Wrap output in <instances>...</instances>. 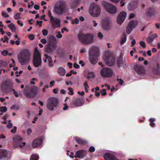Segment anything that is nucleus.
<instances>
[{"label":"nucleus","mask_w":160,"mask_h":160,"mask_svg":"<svg viewBox=\"0 0 160 160\" xmlns=\"http://www.w3.org/2000/svg\"><path fill=\"white\" fill-rule=\"evenodd\" d=\"M38 91V88L35 86L27 85L25 86L23 90L25 96L27 98H33L36 96Z\"/></svg>","instance_id":"nucleus-1"},{"label":"nucleus","mask_w":160,"mask_h":160,"mask_svg":"<svg viewBox=\"0 0 160 160\" xmlns=\"http://www.w3.org/2000/svg\"><path fill=\"white\" fill-rule=\"evenodd\" d=\"M77 36L79 41L83 45L91 44L93 40V35L91 33L85 34L80 32L78 34Z\"/></svg>","instance_id":"nucleus-2"},{"label":"nucleus","mask_w":160,"mask_h":160,"mask_svg":"<svg viewBox=\"0 0 160 160\" xmlns=\"http://www.w3.org/2000/svg\"><path fill=\"white\" fill-rule=\"evenodd\" d=\"M89 55L91 63L92 64L96 63L98 60V57L99 55L98 48L95 46L92 47L90 49Z\"/></svg>","instance_id":"nucleus-3"},{"label":"nucleus","mask_w":160,"mask_h":160,"mask_svg":"<svg viewBox=\"0 0 160 160\" xmlns=\"http://www.w3.org/2000/svg\"><path fill=\"white\" fill-rule=\"evenodd\" d=\"M57 43L56 38L53 36L50 37L48 42L45 48V52L48 53L52 52L56 48Z\"/></svg>","instance_id":"nucleus-4"},{"label":"nucleus","mask_w":160,"mask_h":160,"mask_svg":"<svg viewBox=\"0 0 160 160\" xmlns=\"http://www.w3.org/2000/svg\"><path fill=\"white\" fill-rule=\"evenodd\" d=\"M30 58V54L29 50L24 49L22 50L18 57V59L21 64L23 65L28 63Z\"/></svg>","instance_id":"nucleus-5"},{"label":"nucleus","mask_w":160,"mask_h":160,"mask_svg":"<svg viewBox=\"0 0 160 160\" xmlns=\"http://www.w3.org/2000/svg\"><path fill=\"white\" fill-rule=\"evenodd\" d=\"M54 9V12L59 15H62L68 11V9L66 8V4L62 2H60L59 3L56 4Z\"/></svg>","instance_id":"nucleus-6"},{"label":"nucleus","mask_w":160,"mask_h":160,"mask_svg":"<svg viewBox=\"0 0 160 160\" xmlns=\"http://www.w3.org/2000/svg\"><path fill=\"white\" fill-rule=\"evenodd\" d=\"M33 63L35 67H38L41 65V54L38 49L36 48L33 55Z\"/></svg>","instance_id":"nucleus-7"},{"label":"nucleus","mask_w":160,"mask_h":160,"mask_svg":"<svg viewBox=\"0 0 160 160\" xmlns=\"http://www.w3.org/2000/svg\"><path fill=\"white\" fill-rule=\"evenodd\" d=\"M89 12L92 16L97 17L99 15L101 10L99 6L97 4L92 3L90 5Z\"/></svg>","instance_id":"nucleus-8"},{"label":"nucleus","mask_w":160,"mask_h":160,"mask_svg":"<svg viewBox=\"0 0 160 160\" xmlns=\"http://www.w3.org/2000/svg\"><path fill=\"white\" fill-rule=\"evenodd\" d=\"M58 103V99L56 98L50 97L47 100L46 106L50 110L53 111L57 107Z\"/></svg>","instance_id":"nucleus-9"},{"label":"nucleus","mask_w":160,"mask_h":160,"mask_svg":"<svg viewBox=\"0 0 160 160\" xmlns=\"http://www.w3.org/2000/svg\"><path fill=\"white\" fill-rule=\"evenodd\" d=\"M102 4L106 10L109 13L113 14L117 12V8L113 5L104 1L102 2Z\"/></svg>","instance_id":"nucleus-10"},{"label":"nucleus","mask_w":160,"mask_h":160,"mask_svg":"<svg viewBox=\"0 0 160 160\" xmlns=\"http://www.w3.org/2000/svg\"><path fill=\"white\" fill-rule=\"evenodd\" d=\"M113 73V71L109 68H103L100 71L101 76L104 78L111 77Z\"/></svg>","instance_id":"nucleus-11"},{"label":"nucleus","mask_w":160,"mask_h":160,"mask_svg":"<svg viewBox=\"0 0 160 160\" xmlns=\"http://www.w3.org/2000/svg\"><path fill=\"white\" fill-rule=\"evenodd\" d=\"M13 139L15 144L14 146L15 148H17L18 147L22 148L26 144V143L25 142H22V145L21 144L22 139V138L19 135L15 136L13 138Z\"/></svg>","instance_id":"nucleus-12"},{"label":"nucleus","mask_w":160,"mask_h":160,"mask_svg":"<svg viewBox=\"0 0 160 160\" xmlns=\"http://www.w3.org/2000/svg\"><path fill=\"white\" fill-rule=\"evenodd\" d=\"M106 63L108 66H111L113 65L115 62L114 57L111 55L105 54L103 58Z\"/></svg>","instance_id":"nucleus-13"},{"label":"nucleus","mask_w":160,"mask_h":160,"mask_svg":"<svg viewBox=\"0 0 160 160\" xmlns=\"http://www.w3.org/2000/svg\"><path fill=\"white\" fill-rule=\"evenodd\" d=\"M12 85L13 83L11 80L8 79L2 82L1 84V88L2 89L6 90L11 89Z\"/></svg>","instance_id":"nucleus-14"},{"label":"nucleus","mask_w":160,"mask_h":160,"mask_svg":"<svg viewBox=\"0 0 160 160\" xmlns=\"http://www.w3.org/2000/svg\"><path fill=\"white\" fill-rule=\"evenodd\" d=\"M111 22L110 19L108 18H106L103 19L102 22V28L105 30H107L109 29Z\"/></svg>","instance_id":"nucleus-15"},{"label":"nucleus","mask_w":160,"mask_h":160,"mask_svg":"<svg viewBox=\"0 0 160 160\" xmlns=\"http://www.w3.org/2000/svg\"><path fill=\"white\" fill-rule=\"evenodd\" d=\"M85 100L83 98L80 97L74 99L73 100V105L76 107H80L84 104Z\"/></svg>","instance_id":"nucleus-16"},{"label":"nucleus","mask_w":160,"mask_h":160,"mask_svg":"<svg viewBox=\"0 0 160 160\" xmlns=\"http://www.w3.org/2000/svg\"><path fill=\"white\" fill-rule=\"evenodd\" d=\"M136 21L132 20L130 22L126 28V32L127 34H129L134 28L137 25Z\"/></svg>","instance_id":"nucleus-17"},{"label":"nucleus","mask_w":160,"mask_h":160,"mask_svg":"<svg viewBox=\"0 0 160 160\" xmlns=\"http://www.w3.org/2000/svg\"><path fill=\"white\" fill-rule=\"evenodd\" d=\"M134 69L136 72L139 75H142L145 73V70L141 65L137 64L134 65Z\"/></svg>","instance_id":"nucleus-18"},{"label":"nucleus","mask_w":160,"mask_h":160,"mask_svg":"<svg viewBox=\"0 0 160 160\" xmlns=\"http://www.w3.org/2000/svg\"><path fill=\"white\" fill-rule=\"evenodd\" d=\"M127 15V13L125 12H122L120 13L117 18V22L118 24H121L124 21Z\"/></svg>","instance_id":"nucleus-19"},{"label":"nucleus","mask_w":160,"mask_h":160,"mask_svg":"<svg viewBox=\"0 0 160 160\" xmlns=\"http://www.w3.org/2000/svg\"><path fill=\"white\" fill-rule=\"evenodd\" d=\"M87 153V151L84 149H82L78 151L76 153V155L75 156V158H84Z\"/></svg>","instance_id":"nucleus-20"},{"label":"nucleus","mask_w":160,"mask_h":160,"mask_svg":"<svg viewBox=\"0 0 160 160\" xmlns=\"http://www.w3.org/2000/svg\"><path fill=\"white\" fill-rule=\"evenodd\" d=\"M138 0H132L128 6V9L129 11H132L137 7Z\"/></svg>","instance_id":"nucleus-21"},{"label":"nucleus","mask_w":160,"mask_h":160,"mask_svg":"<svg viewBox=\"0 0 160 160\" xmlns=\"http://www.w3.org/2000/svg\"><path fill=\"white\" fill-rule=\"evenodd\" d=\"M42 140L41 138L35 139L32 142V147L35 148L39 146L42 143Z\"/></svg>","instance_id":"nucleus-22"},{"label":"nucleus","mask_w":160,"mask_h":160,"mask_svg":"<svg viewBox=\"0 0 160 160\" xmlns=\"http://www.w3.org/2000/svg\"><path fill=\"white\" fill-rule=\"evenodd\" d=\"M117 64L118 67H122L123 68H126L127 66L126 64V61L123 60L122 58L119 57L118 58L117 60Z\"/></svg>","instance_id":"nucleus-23"},{"label":"nucleus","mask_w":160,"mask_h":160,"mask_svg":"<svg viewBox=\"0 0 160 160\" xmlns=\"http://www.w3.org/2000/svg\"><path fill=\"white\" fill-rule=\"evenodd\" d=\"M51 23L53 29L59 27L60 25L61 21L58 18H55L52 21H50Z\"/></svg>","instance_id":"nucleus-24"},{"label":"nucleus","mask_w":160,"mask_h":160,"mask_svg":"<svg viewBox=\"0 0 160 160\" xmlns=\"http://www.w3.org/2000/svg\"><path fill=\"white\" fill-rule=\"evenodd\" d=\"M103 157L106 160H118L114 155L109 153H105Z\"/></svg>","instance_id":"nucleus-25"},{"label":"nucleus","mask_w":160,"mask_h":160,"mask_svg":"<svg viewBox=\"0 0 160 160\" xmlns=\"http://www.w3.org/2000/svg\"><path fill=\"white\" fill-rule=\"evenodd\" d=\"M8 152L7 150L0 149V160L4 158L8 159Z\"/></svg>","instance_id":"nucleus-26"},{"label":"nucleus","mask_w":160,"mask_h":160,"mask_svg":"<svg viewBox=\"0 0 160 160\" xmlns=\"http://www.w3.org/2000/svg\"><path fill=\"white\" fill-rule=\"evenodd\" d=\"M79 4V0H73L70 4V8L71 9L75 8L78 6Z\"/></svg>","instance_id":"nucleus-27"},{"label":"nucleus","mask_w":160,"mask_h":160,"mask_svg":"<svg viewBox=\"0 0 160 160\" xmlns=\"http://www.w3.org/2000/svg\"><path fill=\"white\" fill-rule=\"evenodd\" d=\"M75 139L78 143L81 145H85L87 143V141L85 140L78 137H75Z\"/></svg>","instance_id":"nucleus-28"},{"label":"nucleus","mask_w":160,"mask_h":160,"mask_svg":"<svg viewBox=\"0 0 160 160\" xmlns=\"http://www.w3.org/2000/svg\"><path fill=\"white\" fill-rule=\"evenodd\" d=\"M157 36L156 34H152L149 36L146 39L147 42L149 43H151L153 40L156 38Z\"/></svg>","instance_id":"nucleus-29"},{"label":"nucleus","mask_w":160,"mask_h":160,"mask_svg":"<svg viewBox=\"0 0 160 160\" xmlns=\"http://www.w3.org/2000/svg\"><path fill=\"white\" fill-rule=\"evenodd\" d=\"M58 72L59 75L63 76L65 75L66 71L63 68L60 67L58 69Z\"/></svg>","instance_id":"nucleus-30"},{"label":"nucleus","mask_w":160,"mask_h":160,"mask_svg":"<svg viewBox=\"0 0 160 160\" xmlns=\"http://www.w3.org/2000/svg\"><path fill=\"white\" fill-rule=\"evenodd\" d=\"M155 13V10L153 8H150L147 12V15L149 16L153 15Z\"/></svg>","instance_id":"nucleus-31"},{"label":"nucleus","mask_w":160,"mask_h":160,"mask_svg":"<svg viewBox=\"0 0 160 160\" xmlns=\"http://www.w3.org/2000/svg\"><path fill=\"white\" fill-rule=\"evenodd\" d=\"M126 34L125 33H122V38L121 39L120 44L121 45H123L125 42L126 41Z\"/></svg>","instance_id":"nucleus-32"},{"label":"nucleus","mask_w":160,"mask_h":160,"mask_svg":"<svg viewBox=\"0 0 160 160\" xmlns=\"http://www.w3.org/2000/svg\"><path fill=\"white\" fill-rule=\"evenodd\" d=\"M8 26L11 30V31L12 32H15L16 31V28L15 25L13 23H11L8 25Z\"/></svg>","instance_id":"nucleus-33"},{"label":"nucleus","mask_w":160,"mask_h":160,"mask_svg":"<svg viewBox=\"0 0 160 160\" xmlns=\"http://www.w3.org/2000/svg\"><path fill=\"white\" fill-rule=\"evenodd\" d=\"M94 76V75L93 72H90L88 74L87 78L90 80L91 79L93 78Z\"/></svg>","instance_id":"nucleus-34"},{"label":"nucleus","mask_w":160,"mask_h":160,"mask_svg":"<svg viewBox=\"0 0 160 160\" xmlns=\"http://www.w3.org/2000/svg\"><path fill=\"white\" fill-rule=\"evenodd\" d=\"M155 119L154 118H151L149 119L150 125L151 127H153L155 126V123L154 122L155 121Z\"/></svg>","instance_id":"nucleus-35"},{"label":"nucleus","mask_w":160,"mask_h":160,"mask_svg":"<svg viewBox=\"0 0 160 160\" xmlns=\"http://www.w3.org/2000/svg\"><path fill=\"white\" fill-rule=\"evenodd\" d=\"M48 16L50 18V21H52L54 19V18L52 16L51 12L49 11L48 12Z\"/></svg>","instance_id":"nucleus-36"},{"label":"nucleus","mask_w":160,"mask_h":160,"mask_svg":"<svg viewBox=\"0 0 160 160\" xmlns=\"http://www.w3.org/2000/svg\"><path fill=\"white\" fill-rule=\"evenodd\" d=\"M83 86L85 88V92H88V89L89 88V86L88 84V82L87 81L84 82L83 84Z\"/></svg>","instance_id":"nucleus-37"},{"label":"nucleus","mask_w":160,"mask_h":160,"mask_svg":"<svg viewBox=\"0 0 160 160\" xmlns=\"http://www.w3.org/2000/svg\"><path fill=\"white\" fill-rule=\"evenodd\" d=\"M39 156L37 155H32L31 156L30 160H38Z\"/></svg>","instance_id":"nucleus-38"},{"label":"nucleus","mask_w":160,"mask_h":160,"mask_svg":"<svg viewBox=\"0 0 160 160\" xmlns=\"http://www.w3.org/2000/svg\"><path fill=\"white\" fill-rule=\"evenodd\" d=\"M44 56L48 60V62H50L51 63H52V60L51 56H48L47 54H45Z\"/></svg>","instance_id":"nucleus-39"},{"label":"nucleus","mask_w":160,"mask_h":160,"mask_svg":"<svg viewBox=\"0 0 160 160\" xmlns=\"http://www.w3.org/2000/svg\"><path fill=\"white\" fill-rule=\"evenodd\" d=\"M7 110V108L6 107H0V111L2 112H4Z\"/></svg>","instance_id":"nucleus-40"},{"label":"nucleus","mask_w":160,"mask_h":160,"mask_svg":"<svg viewBox=\"0 0 160 160\" xmlns=\"http://www.w3.org/2000/svg\"><path fill=\"white\" fill-rule=\"evenodd\" d=\"M20 13H17L15 14L14 16V18L16 20H18L20 18Z\"/></svg>","instance_id":"nucleus-41"},{"label":"nucleus","mask_w":160,"mask_h":160,"mask_svg":"<svg viewBox=\"0 0 160 160\" xmlns=\"http://www.w3.org/2000/svg\"><path fill=\"white\" fill-rule=\"evenodd\" d=\"M68 90L70 91V92H68V94L69 95H72L74 94V92L73 90V89L71 88H68Z\"/></svg>","instance_id":"nucleus-42"},{"label":"nucleus","mask_w":160,"mask_h":160,"mask_svg":"<svg viewBox=\"0 0 160 160\" xmlns=\"http://www.w3.org/2000/svg\"><path fill=\"white\" fill-rule=\"evenodd\" d=\"M79 20L78 18H75L74 20H73L72 22V23L74 24L75 23L78 24L79 23Z\"/></svg>","instance_id":"nucleus-43"},{"label":"nucleus","mask_w":160,"mask_h":160,"mask_svg":"<svg viewBox=\"0 0 160 160\" xmlns=\"http://www.w3.org/2000/svg\"><path fill=\"white\" fill-rule=\"evenodd\" d=\"M140 45L141 47L144 48H145L146 47V45L145 42L143 41H140L139 42Z\"/></svg>","instance_id":"nucleus-44"},{"label":"nucleus","mask_w":160,"mask_h":160,"mask_svg":"<svg viewBox=\"0 0 160 160\" xmlns=\"http://www.w3.org/2000/svg\"><path fill=\"white\" fill-rule=\"evenodd\" d=\"M8 52L6 50H3L1 52V54L4 56H6L7 55Z\"/></svg>","instance_id":"nucleus-45"},{"label":"nucleus","mask_w":160,"mask_h":160,"mask_svg":"<svg viewBox=\"0 0 160 160\" xmlns=\"http://www.w3.org/2000/svg\"><path fill=\"white\" fill-rule=\"evenodd\" d=\"M95 151V148L93 147V146H91L90 147L88 150V151L91 152H94Z\"/></svg>","instance_id":"nucleus-46"},{"label":"nucleus","mask_w":160,"mask_h":160,"mask_svg":"<svg viewBox=\"0 0 160 160\" xmlns=\"http://www.w3.org/2000/svg\"><path fill=\"white\" fill-rule=\"evenodd\" d=\"M101 93L102 96L106 95L107 94L106 90L105 89H103L101 91Z\"/></svg>","instance_id":"nucleus-47"},{"label":"nucleus","mask_w":160,"mask_h":160,"mask_svg":"<svg viewBox=\"0 0 160 160\" xmlns=\"http://www.w3.org/2000/svg\"><path fill=\"white\" fill-rule=\"evenodd\" d=\"M10 109H12L18 110L19 109V107L18 106L13 105L11 107Z\"/></svg>","instance_id":"nucleus-48"},{"label":"nucleus","mask_w":160,"mask_h":160,"mask_svg":"<svg viewBox=\"0 0 160 160\" xmlns=\"http://www.w3.org/2000/svg\"><path fill=\"white\" fill-rule=\"evenodd\" d=\"M4 40L3 41V42L5 43V42H7V43H8V38L6 36H5L4 37Z\"/></svg>","instance_id":"nucleus-49"},{"label":"nucleus","mask_w":160,"mask_h":160,"mask_svg":"<svg viewBox=\"0 0 160 160\" xmlns=\"http://www.w3.org/2000/svg\"><path fill=\"white\" fill-rule=\"evenodd\" d=\"M48 31L47 29H43L42 31V34L44 36H46L48 34Z\"/></svg>","instance_id":"nucleus-50"},{"label":"nucleus","mask_w":160,"mask_h":160,"mask_svg":"<svg viewBox=\"0 0 160 160\" xmlns=\"http://www.w3.org/2000/svg\"><path fill=\"white\" fill-rule=\"evenodd\" d=\"M2 14L3 17L5 18H7L9 16V15L8 14L4 12V11H2Z\"/></svg>","instance_id":"nucleus-51"},{"label":"nucleus","mask_w":160,"mask_h":160,"mask_svg":"<svg viewBox=\"0 0 160 160\" xmlns=\"http://www.w3.org/2000/svg\"><path fill=\"white\" fill-rule=\"evenodd\" d=\"M62 37V35L61 34V32L60 31H58V32L57 35H56V37L58 38H61Z\"/></svg>","instance_id":"nucleus-52"},{"label":"nucleus","mask_w":160,"mask_h":160,"mask_svg":"<svg viewBox=\"0 0 160 160\" xmlns=\"http://www.w3.org/2000/svg\"><path fill=\"white\" fill-rule=\"evenodd\" d=\"M98 38L100 39H102L103 38V35L100 32H99L98 33Z\"/></svg>","instance_id":"nucleus-53"},{"label":"nucleus","mask_w":160,"mask_h":160,"mask_svg":"<svg viewBox=\"0 0 160 160\" xmlns=\"http://www.w3.org/2000/svg\"><path fill=\"white\" fill-rule=\"evenodd\" d=\"M17 128L16 127H14L11 130V132L12 133H15L16 132Z\"/></svg>","instance_id":"nucleus-54"},{"label":"nucleus","mask_w":160,"mask_h":160,"mask_svg":"<svg viewBox=\"0 0 160 160\" xmlns=\"http://www.w3.org/2000/svg\"><path fill=\"white\" fill-rule=\"evenodd\" d=\"M117 81L121 85H122L123 82V80L121 79H119L118 78L117 79Z\"/></svg>","instance_id":"nucleus-55"},{"label":"nucleus","mask_w":160,"mask_h":160,"mask_svg":"<svg viewBox=\"0 0 160 160\" xmlns=\"http://www.w3.org/2000/svg\"><path fill=\"white\" fill-rule=\"evenodd\" d=\"M29 38L31 40H33L34 39V36L33 34H30L28 36Z\"/></svg>","instance_id":"nucleus-56"},{"label":"nucleus","mask_w":160,"mask_h":160,"mask_svg":"<svg viewBox=\"0 0 160 160\" xmlns=\"http://www.w3.org/2000/svg\"><path fill=\"white\" fill-rule=\"evenodd\" d=\"M12 127V124L11 123H9L7 125V127L9 129L11 128Z\"/></svg>","instance_id":"nucleus-57"},{"label":"nucleus","mask_w":160,"mask_h":160,"mask_svg":"<svg viewBox=\"0 0 160 160\" xmlns=\"http://www.w3.org/2000/svg\"><path fill=\"white\" fill-rule=\"evenodd\" d=\"M135 16L134 14L133 13H131L129 17V19H130L134 18Z\"/></svg>","instance_id":"nucleus-58"},{"label":"nucleus","mask_w":160,"mask_h":160,"mask_svg":"<svg viewBox=\"0 0 160 160\" xmlns=\"http://www.w3.org/2000/svg\"><path fill=\"white\" fill-rule=\"evenodd\" d=\"M73 66L74 68H79L80 67V66L78 64L76 63L74 64Z\"/></svg>","instance_id":"nucleus-59"},{"label":"nucleus","mask_w":160,"mask_h":160,"mask_svg":"<svg viewBox=\"0 0 160 160\" xmlns=\"http://www.w3.org/2000/svg\"><path fill=\"white\" fill-rule=\"evenodd\" d=\"M43 22L42 21H39L38 20L37 21V23L39 25L40 27L42 26V23Z\"/></svg>","instance_id":"nucleus-60"},{"label":"nucleus","mask_w":160,"mask_h":160,"mask_svg":"<svg viewBox=\"0 0 160 160\" xmlns=\"http://www.w3.org/2000/svg\"><path fill=\"white\" fill-rule=\"evenodd\" d=\"M41 42L43 44H45L47 43V40L45 39H42L41 40Z\"/></svg>","instance_id":"nucleus-61"},{"label":"nucleus","mask_w":160,"mask_h":160,"mask_svg":"<svg viewBox=\"0 0 160 160\" xmlns=\"http://www.w3.org/2000/svg\"><path fill=\"white\" fill-rule=\"evenodd\" d=\"M32 132V130L31 129L28 128L27 131V133L28 135L30 134Z\"/></svg>","instance_id":"nucleus-62"},{"label":"nucleus","mask_w":160,"mask_h":160,"mask_svg":"<svg viewBox=\"0 0 160 160\" xmlns=\"http://www.w3.org/2000/svg\"><path fill=\"white\" fill-rule=\"evenodd\" d=\"M68 65L69 68H72V64L69 62H68Z\"/></svg>","instance_id":"nucleus-63"},{"label":"nucleus","mask_w":160,"mask_h":160,"mask_svg":"<svg viewBox=\"0 0 160 160\" xmlns=\"http://www.w3.org/2000/svg\"><path fill=\"white\" fill-rule=\"evenodd\" d=\"M34 8L36 10H38L39 9V6L38 5H35L34 6Z\"/></svg>","instance_id":"nucleus-64"}]
</instances>
